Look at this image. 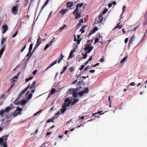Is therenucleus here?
<instances>
[{
	"instance_id": "obj_27",
	"label": "nucleus",
	"mask_w": 147,
	"mask_h": 147,
	"mask_svg": "<svg viewBox=\"0 0 147 147\" xmlns=\"http://www.w3.org/2000/svg\"><path fill=\"white\" fill-rule=\"evenodd\" d=\"M89 92V89L88 88H86L83 90V94L87 93Z\"/></svg>"
},
{
	"instance_id": "obj_30",
	"label": "nucleus",
	"mask_w": 147,
	"mask_h": 147,
	"mask_svg": "<svg viewBox=\"0 0 147 147\" xmlns=\"http://www.w3.org/2000/svg\"><path fill=\"white\" fill-rule=\"evenodd\" d=\"M28 101V100H22L21 104L22 105H24L26 104V103Z\"/></svg>"
},
{
	"instance_id": "obj_53",
	"label": "nucleus",
	"mask_w": 147,
	"mask_h": 147,
	"mask_svg": "<svg viewBox=\"0 0 147 147\" xmlns=\"http://www.w3.org/2000/svg\"><path fill=\"white\" fill-rule=\"evenodd\" d=\"M135 85V83L134 82H132L129 84V85L131 86H133Z\"/></svg>"
},
{
	"instance_id": "obj_23",
	"label": "nucleus",
	"mask_w": 147,
	"mask_h": 147,
	"mask_svg": "<svg viewBox=\"0 0 147 147\" xmlns=\"http://www.w3.org/2000/svg\"><path fill=\"white\" fill-rule=\"evenodd\" d=\"M128 55L122 59L120 61L121 63H123V62L125 61L127 59Z\"/></svg>"
},
{
	"instance_id": "obj_51",
	"label": "nucleus",
	"mask_w": 147,
	"mask_h": 147,
	"mask_svg": "<svg viewBox=\"0 0 147 147\" xmlns=\"http://www.w3.org/2000/svg\"><path fill=\"white\" fill-rule=\"evenodd\" d=\"M42 111V110H40V111L37 112H36V113H35L34 115V116H35V115H37V114H38L39 113H40L41 111Z\"/></svg>"
},
{
	"instance_id": "obj_5",
	"label": "nucleus",
	"mask_w": 147,
	"mask_h": 147,
	"mask_svg": "<svg viewBox=\"0 0 147 147\" xmlns=\"http://www.w3.org/2000/svg\"><path fill=\"white\" fill-rule=\"evenodd\" d=\"M8 136L9 135H5L0 138V145H3L4 143H6V141Z\"/></svg>"
},
{
	"instance_id": "obj_59",
	"label": "nucleus",
	"mask_w": 147,
	"mask_h": 147,
	"mask_svg": "<svg viewBox=\"0 0 147 147\" xmlns=\"http://www.w3.org/2000/svg\"><path fill=\"white\" fill-rule=\"evenodd\" d=\"M57 118V117H56V116H54V117L51 120V121L52 122H54V119H55V118Z\"/></svg>"
},
{
	"instance_id": "obj_13",
	"label": "nucleus",
	"mask_w": 147,
	"mask_h": 147,
	"mask_svg": "<svg viewBox=\"0 0 147 147\" xmlns=\"http://www.w3.org/2000/svg\"><path fill=\"white\" fill-rule=\"evenodd\" d=\"M2 28H3L2 33H5L8 29L7 26L5 24L4 26H2Z\"/></svg>"
},
{
	"instance_id": "obj_21",
	"label": "nucleus",
	"mask_w": 147,
	"mask_h": 147,
	"mask_svg": "<svg viewBox=\"0 0 147 147\" xmlns=\"http://www.w3.org/2000/svg\"><path fill=\"white\" fill-rule=\"evenodd\" d=\"M120 23L119 22L117 24V26L114 28L113 30L117 28H119V29H121V28H122L123 27V26L122 25H119Z\"/></svg>"
},
{
	"instance_id": "obj_28",
	"label": "nucleus",
	"mask_w": 147,
	"mask_h": 147,
	"mask_svg": "<svg viewBox=\"0 0 147 147\" xmlns=\"http://www.w3.org/2000/svg\"><path fill=\"white\" fill-rule=\"evenodd\" d=\"M144 18L145 19L143 22V25H146L147 24V17L146 16V15L145 16Z\"/></svg>"
},
{
	"instance_id": "obj_47",
	"label": "nucleus",
	"mask_w": 147,
	"mask_h": 147,
	"mask_svg": "<svg viewBox=\"0 0 147 147\" xmlns=\"http://www.w3.org/2000/svg\"><path fill=\"white\" fill-rule=\"evenodd\" d=\"M88 53H87L85 52V54H83V59H85L86 58L87 56V54Z\"/></svg>"
},
{
	"instance_id": "obj_52",
	"label": "nucleus",
	"mask_w": 147,
	"mask_h": 147,
	"mask_svg": "<svg viewBox=\"0 0 147 147\" xmlns=\"http://www.w3.org/2000/svg\"><path fill=\"white\" fill-rule=\"evenodd\" d=\"M78 94L81 96H82L83 95V91H81Z\"/></svg>"
},
{
	"instance_id": "obj_61",
	"label": "nucleus",
	"mask_w": 147,
	"mask_h": 147,
	"mask_svg": "<svg viewBox=\"0 0 147 147\" xmlns=\"http://www.w3.org/2000/svg\"><path fill=\"white\" fill-rule=\"evenodd\" d=\"M95 72L94 70H91L89 72L91 73H93Z\"/></svg>"
},
{
	"instance_id": "obj_18",
	"label": "nucleus",
	"mask_w": 147,
	"mask_h": 147,
	"mask_svg": "<svg viewBox=\"0 0 147 147\" xmlns=\"http://www.w3.org/2000/svg\"><path fill=\"white\" fill-rule=\"evenodd\" d=\"M73 5V3L72 2H68L66 3V6L67 7L70 8Z\"/></svg>"
},
{
	"instance_id": "obj_14",
	"label": "nucleus",
	"mask_w": 147,
	"mask_h": 147,
	"mask_svg": "<svg viewBox=\"0 0 147 147\" xmlns=\"http://www.w3.org/2000/svg\"><path fill=\"white\" fill-rule=\"evenodd\" d=\"M55 88H53L50 93L49 94L48 96V98H49L52 95L54 94L55 93Z\"/></svg>"
},
{
	"instance_id": "obj_57",
	"label": "nucleus",
	"mask_w": 147,
	"mask_h": 147,
	"mask_svg": "<svg viewBox=\"0 0 147 147\" xmlns=\"http://www.w3.org/2000/svg\"><path fill=\"white\" fill-rule=\"evenodd\" d=\"M61 58H60V59L62 60L63 59V58L64 57V56L62 55V53H61Z\"/></svg>"
},
{
	"instance_id": "obj_36",
	"label": "nucleus",
	"mask_w": 147,
	"mask_h": 147,
	"mask_svg": "<svg viewBox=\"0 0 147 147\" xmlns=\"http://www.w3.org/2000/svg\"><path fill=\"white\" fill-rule=\"evenodd\" d=\"M98 19H99L100 20H101V21H102L103 18L102 17V14H100L97 17Z\"/></svg>"
},
{
	"instance_id": "obj_43",
	"label": "nucleus",
	"mask_w": 147,
	"mask_h": 147,
	"mask_svg": "<svg viewBox=\"0 0 147 147\" xmlns=\"http://www.w3.org/2000/svg\"><path fill=\"white\" fill-rule=\"evenodd\" d=\"M32 96V94L31 93H30L29 94L28 96V98H27V100H29L30 98H31Z\"/></svg>"
},
{
	"instance_id": "obj_1",
	"label": "nucleus",
	"mask_w": 147,
	"mask_h": 147,
	"mask_svg": "<svg viewBox=\"0 0 147 147\" xmlns=\"http://www.w3.org/2000/svg\"><path fill=\"white\" fill-rule=\"evenodd\" d=\"M83 69V65H81V67L80 68V70L78 71L76 74V76L78 80H80L78 82L79 85L83 83V81L81 78H83L82 73L81 71Z\"/></svg>"
},
{
	"instance_id": "obj_35",
	"label": "nucleus",
	"mask_w": 147,
	"mask_h": 147,
	"mask_svg": "<svg viewBox=\"0 0 147 147\" xmlns=\"http://www.w3.org/2000/svg\"><path fill=\"white\" fill-rule=\"evenodd\" d=\"M33 78V77L32 76H31L29 78H26L25 79V81L26 82H27L30 80L32 79Z\"/></svg>"
},
{
	"instance_id": "obj_60",
	"label": "nucleus",
	"mask_w": 147,
	"mask_h": 147,
	"mask_svg": "<svg viewBox=\"0 0 147 147\" xmlns=\"http://www.w3.org/2000/svg\"><path fill=\"white\" fill-rule=\"evenodd\" d=\"M77 81V80H75V81H73L72 83H71V84H74Z\"/></svg>"
},
{
	"instance_id": "obj_4",
	"label": "nucleus",
	"mask_w": 147,
	"mask_h": 147,
	"mask_svg": "<svg viewBox=\"0 0 147 147\" xmlns=\"http://www.w3.org/2000/svg\"><path fill=\"white\" fill-rule=\"evenodd\" d=\"M19 7V4H17L13 6L11 9V11L12 13L14 15L17 14L18 11V8Z\"/></svg>"
},
{
	"instance_id": "obj_44",
	"label": "nucleus",
	"mask_w": 147,
	"mask_h": 147,
	"mask_svg": "<svg viewBox=\"0 0 147 147\" xmlns=\"http://www.w3.org/2000/svg\"><path fill=\"white\" fill-rule=\"evenodd\" d=\"M66 106H67V105L66 104V103H63V104L62 106L63 109H66Z\"/></svg>"
},
{
	"instance_id": "obj_19",
	"label": "nucleus",
	"mask_w": 147,
	"mask_h": 147,
	"mask_svg": "<svg viewBox=\"0 0 147 147\" xmlns=\"http://www.w3.org/2000/svg\"><path fill=\"white\" fill-rule=\"evenodd\" d=\"M75 49H74L73 50H72L70 52L69 58L68 59H69L70 58L73 57V53L75 51Z\"/></svg>"
},
{
	"instance_id": "obj_42",
	"label": "nucleus",
	"mask_w": 147,
	"mask_h": 147,
	"mask_svg": "<svg viewBox=\"0 0 147 147\" xmlns=\"http://www.w3.org/2000/svg\"><path fill=\"white\" fill-rule=\"evenodd\" d=\"M22 108H20L19 107H18L17 108L16 110V111H19V112H21V111H22Z\"/></svg>"
},
{
	"instance_id": "obj_9",
	"label": "nucleus",
	"mask_w": 147,
	"mask_h": 147,
	"mask_svg": "<svg viewBox=\"0 0 147 147\" xmlns=\"http://www.w3.org/2000/svg\"><path fill=\"white\" fill-rule=\"evenodd\" d=\"M68 11L67 9H62L59 11V13L61 14V16H63Z\"/></svg>"
},
{
	"instance_id": "obj_32",
	"label": "nucleus",
	"mask_w": 147,
	"mask_h": 147,
	"mask_svg": "<svg viewBox=\"0 0 147 147\" xmlns=\"http://www.w3.org/2000/svg\"><path fill=\"white\" fill-rule=\"evenodd\" d=\"M29 87V86H27V87L24 90L22 91L20 94V95H22V94H24L28 88Z\"/></svg>"
},
{
	"instance_id": "obj_41",
	"label": "nucleus",
	"mask_w": 147,
	"mask_h": 147,
	"mask_svg": "<svg viewBox=\"0 0 147 147\" xmlns=\"http://www.w3.org/2000/svg\"><path fill=\"white\" fill-rule=\"evenodd\" d=\"M80 23L78 24L76 27H78L80 25V23H83V19H81L79 20Z\"/></svg>"
},
{
	"instance_id": "obj_8",
	"label": "nucleus",
	"mask_w": 147,
	"mask_h": 147,
	"mask_svg": "<svg viewBox=\"0 0 147 147\" xmlns=\"http://www.w3.org/2000/svg\"><path fill=\"white\" fill-rule=\"evenodd\" d=\"M83 5V3H78L76 5V9L73 12V13L74 15H75V12L76 11H77L78 10V7H81Z\"/></svg>"
},
{
	"instance_id": "obj_39",
	"label": "nucleus",
	"mask_w": 147,
	"mask_h": 147,
	"mask_svg": "<svg viewBox=\"0 0 147 147\" xmlns=\"http://www.w3.org/2000/svg\"><path fill=\"white\" fill-rule=\"evenodd\" d=\"M55 38L54 37H53L52 40L51 41L49 42L50 44V45H51L52 44L53 42H55Z\"/></svg>"
},
{
	"instance_id": "obj_33",
	"label": "nucleus",
	"mask_w": 147,
	"mask_h": 147,
	"mask_svg": "<svg viewBox=\"0 0 147 147\" xmlns=\"http://www.w3.org/2000/svg\"><path fill=\"white\" fill-rule=\"evenodd\" d=\"M49 0H47V1L45 2L44 6L42 7L41 9V11H42L43 9L44 8V7L47 5L48 4L49 1Z\"/></svg>"
},
{
	"instance_id": "obj_55",
	"label": "nucleus",
	"mask_w": 147,
	"mask_h": 147,
	"mask_svg": "<svg viewBox=\"0 0 147 147\" xmlns=\"http://www.w3.org/2000/svg\"><path fill=\"white\" fill-rule=\"evenodd\" d=\"M66 110V109H63L61 110V113H64L65 111V110Z\"/></svg>"
},
{
	"instance_id": "obj_62",
	"label": "nucleus",
	"mask_w": 147,
	"mask_h": 147,
	"mask_svg": "<svg viewBox=\"0 0 147 147\" xmlns=\"http://www.w3.org/2000/svg\"><path fill=\"white\" fill-rule=\"evenodd\" d=\"M52 134V132H47L46 134V136H48V135H49L50 134Z\"/></svg>"
},
{
	"instance_id": "obj_15",
	"label": "nucleus",
	"mask_w": 147,
	"mask_h": 147,
	"mask_svg": "<svg viewBox=\"0 0 147 147\" xmlns=\"http://www.w3.org/2000/svg\"><path fill=\"white\" fill-rule=\"evenodd\" d=\"M6 38H3L1 42V46L5 45V47L6 45L5 44L6 42Z\"/></svg>"
},
{
	"instance_id": "obj_46",
	"label": "nucleus",
	"mask_w": 147,
	"mask_h": 147,
	"mask_svg": "<svg viewBox=\"0 0 147 147\" xmlns=\"http://www.w3.org/2000/svg\"><path fill=\"white\" fill-rule=\"evenodd\" d=\"M60 114V113L59 111H58L57 113H56L55 114V115L54 116H56V117H58L59 115Z\"/></svg>"
},
{
	"instance_id": "obj_34",
	"label": "nucleus",
	"mask_w": 147,
	"mask_h": 147,
	"mask_svg": "<svg viewBox=\"0 0 147 147\" xmlns=\"http://www.w3.org/2000/svg\"><path fill=\"white\" fill-rule=\"evenodd\" d=\"M5 48V45L3 46H1V49L0 50V52H1L3 53L4 51Z\"/></svg>"
},
{
	"instance_id": "obj_54",
	"label": "nucleus",
	"mask_w": 147,
	"mask_h": 147,
	"mask_svg": "<svg viewBox=\"0 0 147 147\" xmlns=\"http://www.w3.org/2000/svg\"><path fill=\"white\" fill-rule=\"evenodd\" d=\"M93 41V40H88L87 42L88 43H91H91Z\"/></svg>"
},
{
	"instance_id": "obj_40",
	"label": "nucleus",
	"mask_w": 147,
	"mask_h": 147,
	"mask_svg": "<svg viewBox=\"0 0 147 147\" xmlns=\"http://www.w3.org/2000/svg\"><path fill=\"white\" fill-rule=\"evenodd\" d=\"M51 45H50L49 42L48 44L46 45L45 48L44 50L45 51L47 49L49 46H50Z\"/></svg>"
},
{
	"instance_id": "obj_63",
	"label": "nucleus",
	"mask_w": 147,
	"mask_h": 147,
	"mask_svg": "<svg viewBox=\"0 0 147 147\" xmlns=\"http://www.w3.org/2000/svg\"><path fill=\"white\" fill-rule=\"evenodd\" d=\"M107 9H105L103 11V13L104 14H105L107 12Z\"/></svg>"
},
{
	"instance_id": "obj_45",
	"label": "nucleus",
	"mask_w": 147,
	"mask_h": 147,
	"mask_svg": "<svg viewBox=\"0 0 147 147\" xmlns=\"http://www.w3.org/2000/svg\"><path fill=\"white\" fill-rule=\"evenodd\" d=\"M69 71H70L71 72H72L74 70V68L73 67H71L69 68Z\"/></svg>"
},
{
	"instance_id": "obj_29",
	"label": "nucleus",
	"mask_w": 147,
	"mask_h": 147,
	"mask_svg": "<svg viewBox=\"0 0 147 147\" xmlns=\"http://www.w3.org/2000/svg\"><path fill=\"white\" fill-rule=\"evenodd\" d=\"M42 39L40 37H39L38 38L37 41V43H39V44H40L41 43V42L42 41Z\"/></svg>"
},
{
	"instance_id": "obj_38",
	"label": "nucleus",
	"mask_w": 147,
	"mask_h": 147,
	"mask_svg": "<svg viewBox=\"0 0 147 147\" xmlns=\"http://www.w3.org/2000/svg\"><path fill=\"white\" fill-rule=\"evenodd\" d=\"M33 44L32 43H31L30 45V47L29 48V51L31 52V51L32 50V47H33Z\"/></svg>"
},
{
	"instance_id": "obj_49",
	"label": "nucleus",
	"mask_w": 147,
	"mask_h": 147,
	"mask_svg": "<svg viewBox=\"0 0 147 147\" xmlns=\"http://www.w3.org/2000/svg\"><path fill=\"white\" fill-rule=\"evenodd\" d=\"M26 46L25 45L22 48V49L20 51L21 52H22L23 51H24V50L25 49L26 47Z\"/></svg>"
},
{
	"instance_id": "obj_48",
	"label": "nucleus",
	"mask_w": 147,
	"mask_h": 147,
	"mask_svg": "<svg viewBox=\"0 0 147 147\" xmlns=\"http://www.w3.org/2000/svg\"><path fill=\"white\" fill-rule=\"evenodd\" d=\"M99 38H96L95 40V41L94 42V43H98L99 42V41H98V40H99Z\"/></svg>"
},
{
	"instance_id": "obj_20",
	"label": "nucleus",
	"mask_w": 147,
	"mask_h": 147,
	"mask_svg": "<svg viewBox=\"0 0 147 147\" xmlns=\"http://www.w3.org/2000/svg\"><path fill=\"white\" fill-rule=\"evenodd\" d=\"M78 10L77 11L75 12V14L74 15L75 16V19L77 18L80 17V14L79 13H78Z\"/></svg>"
},
{
	"instance_id": "obj_6",
	"label": "nucleus",
	"mask_w": 147,
	"mask_h": 147,
	"mask_svg": "<svg viewBox=\"0 0 147 147\" xmlns=\"http://www.w3.org/2000/svg\"><path fill=\"white\" fill-rule=\"evenodd\" d=\"M74 41H76V42H77V43L76 44V46H77L79 44L80 41L82 40V38H80V35H77V39L76 38V35H74Z\"/></svg>"
},
{
	"instance_id": "obj_64",
	"label": "nucleus",
	"mask_w": 147,
	"mask_h": 147,
	"mask_svg": "<svg viewBox=\"0 0 147 147\" xmlns=\"http://www.w3.org/2000/svg\"><path fill=\"white\" fill-rule=\"evenodd\" d=\"M3 145V147H7L6 145V143H4Z\"/></svg>"
},
{
	"instance_id": "obj_50",
	"label": "nucleus",
	"mask_w": 147,
	"mask_h": 147,
	"mask_svg": "<svg viewBox=\"0 0 147 147\" xmlns=\"http://www.w3.org/2000/svg\"><path fill=\"white\" fill-rule=\"evenodd\" d=\"M16 114H16L15 112H14L12 114V115L14 116V117H16L17 116V114H18L19 113L16 112Z\"/></svg>"
},
{
	"instance_id": "obj_11",
	"label": "nucleus",
	"mask_w": 147,
	"mask_h": 147,
	"mask_svg": "<svg viewBox=\"0 0 147 147\" xmlns=\"http://www.w3.org/2000/svg\"><path fill=\"white\" fill-rule=\"evenodd\" d=\"M5 116L7 119V121L9 122L12 119L11 117V113L9 114H5Z\"/></svg>"
},
{
	"instance_id": "obj_31",
	"label": "nucleus",
	"mask_w": 147,
	"mask_h": 147,
	"mask_svg": "<svg viewBox=\"0 0 147 147\" xmlns=\"http://www.w3.org/2000/svg\"><path fill=\"white\" fill-rule=\"evenodd\" d=\"M78 101V100L77 99H74L73 100V101H72V103L71 105H72L74 104H75L76 103V102H77Z\"/></svg>"
},
{
	"instance_id": "obj_26",
	"label": "nucleus",
	"mask_w": 147,
	"mask_h": 147,
	"mask_svg": "<svg viewBox=\"0 0 147 147\" xmlns=\"http://www.w3.org/2000/svg\"><path fill=\"white\" fill-rule=\"evenodd\" d=\"M40 45V44H39V43H38L36 42V45L32 51L33 52H34L36 50L37 48L38 47L39 45Z\"/></svg>"
},
{
	"instance_id": "obj_17",
	"label": "nucleus",
	"mask_w": 147,
	"mask_h": 147,
	"mask_svg": "<svg viewBox=\"0 0 147 147\" xmlns=\"http://www.w3.org/2000/svg\"><path fill=\"white\" fill-rule=\"evenodd\" d=\"M101 22V20H100L97 18L95 20L94 22V25H95Z\"/></svg>"
},
{
	"instance_id": "obj_16",
	"label": "nucleus",
	"mask_w": 147,
	"mask_h": 147,
	"mask_svg": "<svg viewBox=\"0 0 147 147\" xmlns=\"http://www.w3.org/2000/svg\"><path fill=\"white\" fill-rule=\"evenodd\" d=\"M36 82V81H34L33 82L32 84L30 85V84H29L28 86H29L28 87V88H30L31 89H32L34 86L35 85V84Z\"/></svg>"
},
{
	"instance_id": "obj_24",
	"label": "nucleus",
	"mask_w": 147,
	"mask_h": 147,
	"mask_svg": "<svg viewBox=\"0 0 147 147\" xmlns=\"http://www.w3.org/2000/svg\"><path fill=\"white\" fill-rule=\"evenodd\" d=\"M57 62V60H55V61L53 62L51 64H50L49 66V67H51L53 66L55 64H56Z\"/></svg>"
},
{
	"instance_id": "obj_2",
	"label": "nucleus",
	"mask_w": 147,
	"mask_h": 147,
	"mask_svg": "<svg viewBox=\"0 0 147 147\" xmlns=\"http://www.w3.org/2000/svg\"><path fill=\"white\" fill-rule=\"evenodd\" d=\"M93 47L92 46L91 43L86 44V47L84 48L85 52L87 53H90L93 49Z\"/></svg>"
},
{
	"instance_id": "obj_22",
	"label": "nucleus",
	"mask_w": 147,
	"mask_h": 147,
	"mask_svg": "<svg viewBox=\"0 0 147 147\" xmlns=\"http://www.w3.org/2000/svg\"><path fill=\"white\" fill-rule=\"evenodd\" d=\"M134 38H135L134 36V35H133L132 36L131 38H130V39L129 40V44H131L132 43L133 40H134Z\"/></svg>"
},
{
	"instance_id": "obj_12",
	"label": "nucleus",
	"mask_w": 147,
	"mask_h": 147,
	"mask_svg": "<svg viewBox=\"0 0 147 147\" xmlns=\"http://www.w3.org/2000/svg\"><path fill=\"white\" fill-rule=\"evenodd\" d=\"M65 103H66L68 102L67 105V106H69V105H70V104H71L72 100H69V98H66L65 100Z\"/></svg>"
},
{
	"instance_id": "obj_7",
	"label": "nucleus",
	"mask_w": 147,
	"mask_h": 147,
	"mask_svg": "<svg viewBox=\"0 0 147 147\" xmlns=\"http://www.w3.org/2000/svg\"><path fill=\"white\" fill-rule=\"evenodd\" d=\"M80 90V88L78 87L77 88L75 89V90H73L72 92V94L73 96L75 98L77 97V92Z\"/></svg>"
},
{
	"instance_id": "obj_56",
	"label": "nucleus",
	"mask_w": 147,
	"mask_h": 147,
	"mask_svg": "<svg viewBox=\"0 0 147 147\" xmlns=\"http://www.w3.org/2000/svg\"><path fill=\"white\" fill-rule=\"evenodd\" d=\"M11 81L12 82V83H15V82L16 81V80L14 78H12L11 80Z\"/></svg>"
},
{
	"instance_id": "obj_58",
	"label": "nucleus",
	"mask_w": 147,
	"mask_h": 147,
	"mask_svg": "<svg viewBox=\"0 0 147 147\" xmlns=\"http://www.w3.org/2000/svg\"><path fill=\"white\" fill-rule=\"evenodd\" d=\"M128 38H125V43H127L128 41Z\"/></svg>"
},
{
	"instance_id": "obj_25",
	"label": "nucleus",
	"mask_w": 147,
	"mask_h": 147,
	"mask_svg": "<svg viewBox=\"0 0 147 147\" xmlns=\"http://www.w3.org/2000/svg\"><path fill=\"white\" fill-rule=\"evenodd\" d=\"M68 66V65H67V66L64 67L62 70V71L61 72L60 74H62L64 72H65V71L66 70L67 67Z\"/></svg>"
},
{
	"instance_id": "obj_10",
	"label": "nucleus",
	"mask_w": 147,
	"mask_h": 147,
	"mask_svg": "<svg viewBox=\"0 0 147 147\" xmlns=\"http://www.w3.org/2000/svg\"><path fill=\"white\" fill-rule=\"evenodd\" d=\"M98 30V28L97 27H95L92 30L90 31V33L88 35V36L89 37L92 34L94 33L96 31H97Z\"/></svg>"
},
{
	"instance_id": "obj_37",
	"label": "nucleus",
	"mask_w": 147,
	"mask_h": 147,
	"mask_svg": "<svg viewBox=\"0 0 147 147\" xmlns=\"http://www.w3.org/2000/svg\"><path fill=\"white\" fill-rule=\"evenodd\" d=\"M14 83H12L11 85V86H10V87L9 88L8 90H7V92H9L10 91V90L13 87V86H14Z\"/></svg>"
},
{
	"instance_id": "obj_3",
	"label": "nucleus",
	"mask_w": 147,
	"mask_h": 147,
	"mask_svg": "<svg viewBox=\"0 0 147 147\" xmlns=\"http://www.w3.org/2000/svg\"><path fill=\"white\" fill-rule=\"evenodd\" d=\"M12 109L11 107L9 106L7 107L5 109H2L0 111V115L2 117L3 116V114L5 113V114L9 113Z\"/></svg>"
}]
</instances>
